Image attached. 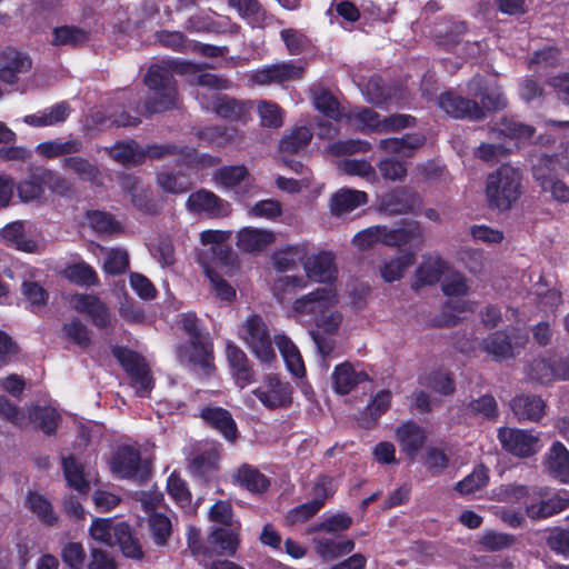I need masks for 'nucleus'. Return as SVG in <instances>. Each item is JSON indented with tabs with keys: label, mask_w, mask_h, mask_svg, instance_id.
<instances>
[{
	"label": "nucleus",
	"mask_w": 569,
	"mask_h": 569,
	"mask_svg": "<svg viewBox=\"0 0 569 569\" xmlns=\"http://www.w3.org/2000/svg\"><path fill=\"white\" fill-rule=\"evenodd\" d=\"M521 172L508 164L500 166L487 177L486 196L489 207L506 211L521 196Z\"/></svg>",
	"instance_id": "obj_1"
},
{
	"label": "nucleus",
	"mask_w": 569,
	"mask_h": 569,
	"mask_svg": "<svg viewBox=\"0 0 569 569\" xmlns=\"http://www.w3.org/2000/svg\"><path fill=\"white\" fill-rule=\"evenodd\" d=\"M144 84L152 91V96L144 101L149 114L161 113L173 109L177 101V86L172 73L158 64H152L144 76Z\"/></svg>",
	"instance_id": "obj_2"
},
{
	"label": "nucleus",
	"mask_w": 569,
	"mask_h": 569,
	"mask_svg": "<svg viewBox=\"0 0 569 569\" xmlns=\"http://www.w3.org/2000/svg\"><path fill=\"white\" fill-rule=\"evenodd\" d=\"M181 362L201 378H211L217 370L214 365V348L210 336L188 340L177 349Z\"/></svg>",
	"instance_id": "obj_3"
},
{
	"label": "nucleus",
	"mask_w": 569,
	"mask_h": 569,
	"mask_svg": "<svg viewBox=\"0 0 569 569\" xmlns=\"http://www.w3.org/2000/svg\"><path fill=\"white\" fill-rule=\"evenodd\" d=\"M112 355L130 378L139 397H147L154 387L150 367L139 352L126 347H114Z\"/></svg>",
	"instance_id": "obj_4"
},
{
	"label": "nucleus",
	"mask_w": 569,
	"mask_h": 569,
	"mask_svg": "<svg viewBox=\"0 0 569 569\" xmlns=\"http://www.w3.org/2000/svg\"><path fill=\"white\" fill-rule=\"evenodd\" d=\"M438 282L442 293L448 298H461L469 295L470 286L467 277L441 257L429 254V286Z\"/></svg>",
	"instance_id": "obj_5"
},
{
	"label": "nucleus",
	"mask_w": 569,
	"mask_h": 569,
	"mask_svg": "<svg viewBox=\"0 0 569 569\" xmlns=\"http://www.w3.org/2000/svg\"><path fill=\"white\" fill-rule=\"evenodd\" d=\"M307 63L301 60H286L272 64H267L254 70L250 80L258 86H282L286 83L300 81L305 78Z\"/></svg>",
	"instance_id": "obj_6"
},
{
	"label": "nucleus",
	"mask_w": 569,
	"mask_h": 569,
	"mask_svg": "<svg viewBox=\"0 0 569 569\" xmlns=\"http://www.w3.org/2000/svg\"><path fill=\"white\" fill-rule=\"evenodd\" d=\"M111 472L120 479H134L140 485L146 482L151 473L148 462H143L141 453L132 446L122 445L117 448L109 461Z\"/></svg>",
	"instance_id": "obj_7"
},
{
	"label": "nucleus",
	"mask_w": 569,
	"mask_h": 569,
	"mask_svg": "<svg viewBox=\"0 0 569 569\" xmlns=\"http://www.w3.org/2000/svg\"><path fill=\"white\" fill-rule=\"evenodd\" d=\"M176 148L168 144H151L147 149L140 148L136 140L117 141L109 151V156L117 162L127 164H141L147 158L161 159L166 153H174Z\"/></svg>",
	"instance_id": "obj_8"
},
{
	"label": "nucleus",
	"mask_w": 569,
	"mask_h": 569,
	"mask_svg": "<svg viewBox=\"0 0 569 569\" xmlns=\"http://www.w3.org/2000/svg\"><path fill=\"white\" fill-rule=\"evenodd\" d=\"M243 340L261 363H271L276 359L268 327L258 315H252L246 322Z\"/></svg>",
	"instance_id": "obj_9"
},
{
	"label": "nucleus",
	"mask_w": 569,
	"mask_h": 569,
	"mask_svg": "<svg viewBox=\"0 0 569 569\" xmlns=\"http://www.w3.org/2000/svg\"><path fill=\"white\" fill-rule=\"evenodd\" d=\"M497 438L506 452L518 458H529L539 451V437L528 430L500 427Z\"/></svg>",
	"instance_id": "obj_10"
},
{
	"label": "nucleus",
	"mask_w": 569,
	"mask_h": 569,
	"mask_svg": "<svg viewBox=\"0 0 569 569\" xmlns=\"http://www.w3.org/2000/svg\"><path fill=\"white\" fill-rule=\"evenodd\" d=\"M264 387L252 390V395L270 410L288 408L292 403V386L283 382L276 375H268L264 379Z\"/></svg>",
	"instance_id": "obj_11"
},
{
	"label": "nucleus",
	"mask_w": 569,
	"mask_h": 569,
	"mask_svg": "<svg viewBox=\"0 0 569 569\" xmlns=\"http://www.w3.org/2000/svg\"><path fill=\"white\" fill-rule=\"evenodd\" d=\"M358 366L350 361L335 366L331 373V386L335 393L348 396L362 383L373 381L370 375L363 369H358Z\"/></svg>",
	"instance_id": "obj_12"
},
{
	"label": "nucleus",
	"mask_w": 569,
	"mask_h": 569,
	"mask_svg": "<svg viewBox=\"0 0 569 569\" xmlns=\"http://www.w3.org/2000/svg\"><path fill=\"white\" fill-rule=\"evenodd\" d=\"M229 372L240 389L256 382V370L246 352L233 341H227L224 349Z\"/></svg>",
	"instance_id": "obj_13"
},
{
	"label": "nucleus",
	"mask_w": 569,
	"mask_h": 569,
	"mask_svg": "<svg viewBox=\"0 0 569 569\" xmlns=\"http://www.w3.org/2000/svg\"><path fill=\"white\" fill-rule=\"evenodd\" d=\"M439 107L456 119L481 120L486 117L479 102L447 91L439 97Z\"/></svg>",
	"instance_id": "obj_14"
},
{
	"label": "nucleus",
	"mask_w": 569,
	"mask_h": 569,
	"mask_svg": "<svg viewBox=\"0 0 569 569\" xmlns=\"http://www.w3.org/2000/svg\"><path fill=\"white\" fill-rule=\"evenodd\" d=\"M467 87L469 94L480 100L483 112H496L506 108L507 99L503 93L485 77L476 74L468 81Z\"/></svg>",
	"instance_id": "obj_15"
},
{
	"label": "nucleus",
	"mask_w": 569,
	"mask_h": 569,
	"mask_svg": "<svg viewBox=\"0 0 569 569\" xmlns=\"http://www.w3.org/2000/svg\"><path fill=\"white\" fill-rule=\"evenodd\" d=\"M186 206L191 212H204L210 218H223L231 211L228 201L207 189H199L190 193Z\"/></svg>",
	"instance_id": "obj_16"
},
{
	"label": "nucleus",
	"mask_w": 569,
	"mask_h": 569,
	"mask_svg": "<svg viewBox=\"0 0 569 569\" xmlns=\"http://www.w3.org/2000/svg\"><path fill=\"white\" fill-rule=\"evenodd\" d=\"M252 107L251 101H242L220 93L214 94L207 106L216 116L231 122H246Z\"/></svg>",
	"instance_id": "obj_17"
},
{
	"label": "nucleus",
	"mask_w": 569,
	"mask_h": 569,
	"mask_svg": "<svg viewBox=\"0 0 569 569\" xmlns=\"http://www.w3.org/2000/svg\"><path fill=\"white\" fill-rule=\"evenodd\" d=\"M210 548V558L216 556L236 555L240 546V522L230 527H214L207 537Z\"/></svg>",
	"instance_id": "obj_18"
},
{
	"label": "nucleus",
	"mask_w": 569,
	"mask_h": 569,
	"mask_svg": "<svg viewBox=\"0 0 569 569\" xmlns=\"http://www.w3.org/2000/svg\"><path fill=\"white\" fill-rule=\"evenodd\" d=\"M120 99L126 101L121 111H114L110 114L109 119L112 124L117 127H137L141 123V117L148 113L144 103L141 102V97L132 89L122 90Z\"/></svg>",
	"instance_id": "obj_19"
},
{
	"label": "nucleus",
	"mask_w": 569,
	"mask_h": 569,
	"mask_svg": "<svg viewBox=\"0 0 569 569\" xmlns=\"http://www.w3.org/2000/svg\"><path fill=\"white\" fill-rule=\"evenodd\" d=\"M395 436L401 451L410 460L418 456L427 440L426 430L412 420L400 423L396 428Z\"/></svg>",
	"instance_id": "obj_20"
},
{
	"label": "nucleus",
	"mask_w": 569,
	"mask_h": 569,
	"mask_svg": "<svg viewBox=\"0 0 569 569\" xmlns=\"http://www.w3.org/2000/svg\"><path fill=\"white\" fill-rule=\"evenodd\" d=\"M303 268L309 279L320 283H331L337 278L335 256L321 250L303 260Z\"/></svg>",
	"instance_id": "obj_21"
},
{
	"label": "nucleus",
	"mask_w": 569,
	"mask_h": 569,
	"mask_svg": "<svg viewBox=\"0 0 569 569\" xmlns=\"http://www.w3.org/2000/svg\"><path fill=\"white\" fill-rule=\"evenodd\" d=\"M16 189L23 202L41 199L47 189V168L43 166L28 167L26 178L16 184Z\"/></svg>",
	"instance_id": "obj_22"
},
{
	"label": "nucleus",
	"mask_w": 569,
	"mask_h": 569,
	"mask_svg": "<svg viewBox=\"0 0 569 569\" xmlns=\"http://www.w3.org/2000/svg\"><path fill=\"white\" fill-rule=\"evenodd\" d=\"M333 292L329 288H317L315 291L296 299L292 309L298 316H308L311 321L331 307Z\"/></svg>",
	"instance_id": "obj_23"
},
{
	"label": "nucleus",
	"mask_w": 569,
	"mask_h": 569,
	"mask_svg": "<svg viewBox=\"0 0 569 569\" xmlns=\"http://www.w3.org/2000/svg\"><path fill=\"white\" fill-rule=\"evenodd\" d=\"M220 451L218 447L211 446L200 450L189 461V471L194 478L201 481H211L219 470Z\"/></svg>",
	"instance_id": "obj_24"
},
{
	"label": "nucleus",
	"mask_w": 569,
	"mask_h": 569,
	"mask_svg": "<svg viewBox=\"0 0 569 569\" xmlns=\"http://www.w3.org/2000/svg\"><path fill=\"white\" fill-rule=\"evenodd\" d=\"M200 417L212 429L219 431L223 438L234 442L238 438V427L232 415L222 407H204Z\"/></svg>",
	"instance_id": "obj_25"
},
{
	"label": "nucleus",
	"mask_w": 569,
	"mask_h": 569,
	"mask_svg": "<svg viewBox=\"0 0 569 569\" xmlns=\"http://www.w3.org/2000/svg\"><path fill=\"white\" fill-rule=\"evenodd\" d=\"M32 67L31 58L21 51L8 48L2 54L0 80L8 84H14L19 73L28 72Z\"/></svg>",
	"instance_id": "obj_26"
},
{
	"label": "nucleus",
	"mask_w": 569,
	"mask_h": 569,
	"mask_svg": "<svg viewBox=\"0 0 569 569\" xmlns=\"http://www.w3.org/2000/svg\"><path fill=\"white\" fill-rule=\"evenodd\" d=\"M233 485L253 495H262L270 488V479L256 467L243 463L232 475Z\"/></svg>",
	"instance_id": "obj_27"
},
{
	"label": "nucleus",
	"mask_w": 569,
	"mask_h": 569,
	"mask_svg": "<svg viewBox=\"0 0 569 569\" xmlns=\"http://www.w3.org/2000/svg\"><path fill=\"white\" fill-rule=\"evenodd\" d=\"M61 167L72 172L82 182H89L94 187L103 184V174L100 168L87 158L77 154L66 157L61 161Z\"/></svg>",
	"instance_id": "obj_28"
},
{
	"label": "nucleus",
	"mask_w": 569,
	"mask_h": 569,
	"mask_svg": "<svg viewBox=\"0 0 569 569\" xmlns=\"http://www.w3.org/2000/svg\"><path fill=\"white\" fill-rule=\"evenodd\" d=\"M545 401L533 395H518L510 400V409L519 422L539 421L545 413Z\"/></svg>",
	"instance_id": "obj_29"
},
{
	"label": "nucleus",
	"mask_w": 569,
	"mask_h": 569,
	"mask_svg": "<svg viewBox=\"0 0 569 569\" xmlns=\"http://www.w3.org/2000/svg\"><path fill=\"white\" fill-rule=\"evenodd\" d=\"M531 163L532 177L541 188L560 178L561 172L566 170L556 154L537 156Z\"/></svg>",
	"instance_id": "obj_30"
},
{
	"label": "nucleus",
	"mask_w": 569,
	"mask_h": 569,
	"mask_svg": "<svg viewBox=\"0 0 569 569\" xmlns=\"http://www.w3.org/2000/svg\"><path fill=\"white\" fill-rule=\"evenodd\" d=\"M76 309L90 317L92 323L99 329H106L111 323L109 309L98 297L80 295L76 298Z\"/></svg>",
	"instance_id": "obj_31"
},
{
	"label": "nucleus",
	"mask_w": 569,
	"mask_h": 569,
	"mask_svg": "<svg viewBox=\"0 0 569 569\" xmlns=\"http://www.w3.org/2000/svg\"><path fill=\"white\" fill-rule=\"evenodd\" d=\"M391 398V391L388 389L380 390L375 397H372L370 402L359 415V426L365 429L376 427L380 417L389 410Z\"/></svg>",
	"instance_id": "obj_32"
},
{
	"label": "nucleus",
	"mask_w": 569,
	"mask_h": 569,
	"mask_svg": "<svg viewBox=\"0 0 569 569\" xmlns=\"http://www.w3.org/2000/svg\"><path fill=\"white\" fill-rule=\"evenodd\" d=\"M421 236L420 227L417 222H406L398 228L381 226V244L387 247H403L411 244Z\"/></svg>",
	"instance_id": "obj_33"
},
{
	"label": "nucleus",
	"mask_w": 569,
	"mask_h": 569,
	"mask_svg": "<svg viewBox=\"0 0 569 569\" xmlns=\"http://www.w3.org/2000/svg\"><path fill=\"white\" fill-rule=\"evenodd\" d=\"M481 350L498 362L511 359L513 358L511 336L507 330L493 331L482 340Z\"/></svg>",
	"instance_id": "obj_34"
},
{
	"label": "nucleus",
	"mask_w": 569,
	"mask_h": 569,
	"mask_svg": "<svg viewBox=\"0 0 569 569\" xmlns=\"http://www.w3.org/2000/svg\"><path fill=\"white\" fill-rule=\"evenodd\" d=\"M83 150V143L78 138L68 140L54 139L39 143L36 152L44 159H56L59 157H70L80 153Z\"/></svg>",
	"instance_id": "obj_35"
},
{
	"label": "nucleus",
	"mask_w": 569,
	"mask_h": 569,
	"mask_svg": "<svg viewBox=\"0 0 569 569\" xmlns=\"http://www.w3.org/2000/svg\"><path fill=\"white\" fill-rule=\"evenodd\" d=\"M546 467L559 481L569 482V450L560 441H555L546 455Z\"/></svg>",
	"instance_id": "obj_36"
},
{
	"label": "nucleus",
	"mask_w": 569,
	"mask_h": 569,
	"mask_svg": "<svg viewBox=\"0 0 569 569\" xmlns=\"http://www.w3.org/2000/svg\"><path fill=\"white\" fill-rule=\"evenodd\" d=\"M368 202L365 191L341 188L330 199V210L336 216L349 213Z\"/></svg>",
	"instance_id": "obj_37"
},
{
	"label": "nucleus",
	"mask_w": 569,
	"mask_h": 569,
	"mask_svg": "<svg viewBox=\"0 0 569 569\" xmlns=\"http://www.w3.org/2000/svg\"><path fill=\"white\" fill-rule=\"evenodd\" d=\"M274 240L276 237L272 231L244 227L237 234V247L244 252L260 251Z\"/></svg>",
	"instance_id": "obj_38"
},
{
	"label": "nucleus",
	"mask_w": 569,
	"mask_h": 569,
	"mask_svg": "<svg viewBox=\"0 0 569 569\" xmlns=\"http://www.w3.org/2000/svg\"><path fill=\"white\" fill-rule=\"evenodd\" d=\"M122 187L131 196V202L139 211L150 216H156L161 211V206L150 197L149 190L139 187L137 178H127Z\"/></svg>",
	"instance_id": "obj_39"
},
{
	"label": "nucleus",
	"mask_w": 569,
	"mask_h": 569,
	"mask_svg": "<svg viewBox=\"0 0 569 569\" xmlns=\"http://www.w3.org/2000/svg\"><path fill=\"white\" fill-rule=\"evenodd\" d=\"M313 137L312 130L307 126H295L286 132L279 141V152L298 154L307 150Z\"/></svg>",
	"instance_id": "obj_40"
},
{
	"label": "nucleus",
	"mask_w": 569,
	"mask_h": 569,
	"mask_svg": "<svg viewBox=\"0 0 569 569\" xmlns=\"http://www.w3.org/2000/svg\"><path fill=\"white\" fill-rule=\"evenodd\" d=\"M113 536L126 558L142 560L144 552L139 539L133 535V530L127 522H118L113 527Z\"/></svg>",
	"instance_id": "obj_41"
},
{
	"label": "nucleus",
	"mask_w": 569,
	"mask_h": 569,
	"mask_svg": "<svg viewBox=\"0 0 569 569\" xmlns=\"http://www.w3.org/2000/svg\"><path fill=\"white\" fill-rule=\"evenodd\" d=\"M569 508V498L556 495L526 506V516L532 520H542L556 516Z\"/></svg>",
	"instance_id": "obj_42"
},
{
	"label": "nucleus",
	"mask_w": 569,
	"mask_h": 569,
	"mask_svg": "<svg viewBox=\"0 0 569 569\" xmlns=\"http://www.w3.org/2000/svg\"><path fill=\"white\" fill-rule=\"evenodd\" d=\"M463 410L467 416L490 422H496L500 416L498 402L491 393L471 399L463 406Z\"/></svg>",
	"instance_id": "obj_43"
},
{
	"label": "nucleus",
	"mask_w": 569,
	"mask_h": 569,
	"mask_svg": "<svg viewBox=\"0 0 569 569\" xmlns=\"http://www.w3.org/2000/svg\"><path fill=\"white\" fill-rule=\"evenodd\" d=\"M71 108L67 101L58 102L44 109L40 114L26 116L24 122L32 127H48L64 122L70 116Z\"/></svg>",
	"instance_id": "obj_44"
},
{
	"label": "nucleus",
	"mask_w": 569,
	"mask_h": 569,
	"mask_svg": "<svg viewBox=\"0 0 569 569\" xmlns=\"http://www.w3.org/2000/svg\"><path fill=\"white\" fill-rule=\"evenodd\" d=\"M471 310L466 300L448 299L443 302L439 315L431 322V326L439 328L455 327L462 321L461 315Z\"/></svg>",
	"instance_id": "obj_45"
},
{
	"label": "nucleus",
	"mask_w": 569,
	"mask_h": 569,
	"mask_svg": "<svg viewBox=\"0 0 569 569\" xmlns=\"http://www.w3.org/2000/svg\"><path fill=\"white\" fill-rule=\"evenodd\" d=\"M355 541L349 538H318L315 539V549L323 560H333L350 553L355 549Z\"/></svg>",
	"instance_id": "obj_46"
},
{
	"label": "nucleus",
	"mask_w": 569,
	"mask_h": 569,
	"mask_svg": "<svg viewBox=\"0 0 569 569\" xmlns=\"http://www.w3.org/2000/svg\"><path fill=\"white\" fill-rule=\"evenodd\" d=\"M61 467L67 485L80 495H87L90 483L86 479L83 466L77 462L74 456L62 457Z\"/></svg>",
	"instance_id": "obj_47"
},
{
	"label": "nucleus",
	"mask_w": 569,
	"mask_h": 569,
	"mask_svg": "<svg viewBox=\"0 0 569 569\" xmlns=\"http://www.w3.org/2000/svg\"><path fill=\"white\" fill-rule=\"evenodd\" d=\"M26 507L44 526L53 527L58 523L59 518L54 512L53 506L43 495L37 491H29L26 498Z\"/></svg>",
	"instance_id": "obj_48"
},
{
	"label": "nucleus",
	"mask_w": 569,
	"mask_h": 569,
	"mask_svg": "<svg viewBox=\"0 0 569 569\" xmlns=\"http://www.w3.org/2000/svg\"><path fill=\"white\" fill-rule=\"evenodd\" d=\"M379 210L388 214H402L413 208V200L405 189H395L379 199Z\"/></svg>",
	"instance_id": "obj_49"
},
{
	"label": "nucleus",
	"mask_w": 569,
	"mask_h": 569,
	"mask_svg": "<svg viewBox=\"0 0 569 569\" xmlns=\"http://www.w3.org/2000/svg\"><path fill=\"white\" fill-rule=\"evenodd\" d=\"M276 343L288 370L297 378L306 376V367L297 346L287 336H277Z\"/></svg>",
	"instance_id": "obj_50"
},
{
	"label": "nucleus",
	"mask_w": 569,
	"mask_h": 569,
	"mask_svg": "<svg viewBox=\"0 0 569 569\" xmlns=\"http://www.w3.org/2000/svg\"><path fill=\"white\" fill-rule=\"evenodd\" d=\"M425 137L417 133H407L401 138H387L379 141V148L389 153L412 156V151L425 144Z\"/></svg>",
	"instance_id": "obj_51"
},
{
	"label": "nucleus",
	"mask_w": 569,
	"mask_h": 569,
	"mask_svg": "<svg viewBox=\"0 0 569 569\" xmlns=\"http://www.w3.org/2000/svg\"><path fill=\"white\" fill-rule=\"evenodd\" d=\"M416 260V252L406 251L402 254L382 263L379 268L380 276L388 283L398 281L403 277V272L415 264Z\"/></svg>",
	"instance_id": "obj_52"
},
{
	"label": "nucleus",
	"mask_w": 569,
	"mask_h": 569,
	"mask_svg": "<svg viewBox=\"0 0 569 569\" xmlns=\"http://www.w3.org/2000/svg\"><path fill=\"white\" fill-rule=\"evenodd\" d=\"M171 146L176 148V152L166 153V156H179V162L188 168L201 169L214 167L220 163V158L208 153H200L194 148Z\"/></svg>",
	"instance_id": "obj_53"
},
{
	"label": "nucleus",
	"mask_w": 569,
	"mask_h": 569,
	"mask_svg": "<svg viewBox=\"0 0 569 569\" xmlns=\"http://www.w3.org/2000/svg\"><path fill=\"white\" fill-rule=\"evenodd\" d=\"M89 40V33L77 26H61L52 30L51 44L54 47H79Z\"/></svg>",
	"instance_id": "obj_54"
},
{
	"label": "nucleus",
	"mask_w": 569,
	"mask_h": 569,
	"mask_svg": "<svg viewBox=\"0 0 569 569\" xmlns=\"http://www.w3.org/2000/svg\"><path fill=\"white\" fill-rule=\"evenodd\" d=\"M30 419L47 436L56 433L61 421L60 413L52 407L36 406L30 411Z\"/></svg>",
	"instance_id": "obj_55"
},
{
	"label": "nucleus",
	"mask_w": 569,
	"mask_h": 569,
	"mask_svg": "<svg viewBox=\"0 0 569 569\" xmlns=\"http://www.w3.org/2000/svg\"><path fill=\"white\" fill-rule=\"evenodd\" d=\"M148 528L156 546H167L172 535V523L168 516L162 512L151 513L148 519Z\"/></svg>",
	"instance_id": "obj_56"
},
{
	"label": "nucleus",
	"mask_w": 569,
	"mask_h": 569,
	"mask_svg": "<svg viewBox=\"0 0 569 569\" xmlns=\"http://www.w3.org/2000/svg\"><path fill=\"white\" fill-rule=\"evenodd\" d=\"M305 258V249L299 246H287L273 252L272 263L277 271L286 272L293 269L297 263L303 261Z\"/></svg>",
	"instance_id": "obj_57"
},
{
	"label": "nucleus",
	"mask_w": 569,
	"mask_h": 569,
	"mask_svg": "<svg viewBox=\"0 0 569 569\" xmlns=\"http://www.w3.org/2000/svg\"><path fill=\"white\" fill-rule=\"evenodd\" d=\"M157 183L163 191L172 194L186 193L192 189L190 177L182 172H159Z\"/></svg>",
	"instance_id": "obj_58"
},
{
	"label": "nucleus",
	"mask_w": 569,
	"mask_h": 569,
	"mask_svg": "<svg viewBox=\"0 0 569 569\" xmlns=\"http://www.w3.org/2000/svg\"><path fill=\"white\" fill-rule=\"evenodd\" d=\"M2 238L13 244L16 249L23 252H32L37 247L36 242L27 239L24 227L21 221H14L7 224L1 231Z\"/></svg>",
	"instance_id": "obj_59"
},
{
	"label": "nucleus",
	"mask_w": 569,
	"mask_h": 569,
	"mask_svg": "<svg viewBox=\"0 0 569 569\" xmlns=\"http://www.w3.org/2000/svg\"><path fill=\"white\" fill-rule=\"evenodd\" d=\"M488 481L489 469L485 465H479L456 485V490L462 495H470L485 488Z\"/></svg>",
	"instance_id": "obj_60"
},
{
	"label": "nucleus",
	"mask_w": 569,
	"mask_h": 569,
	"mask_svg": "<svg viewBox=\"0 0 569 569\" xmlns=\"http://www.w3.org/2000/svg\"><path fill=\"white\" fill-rule=\"evenodd\" d=\"M499 126L503 136L518 141H528L536 132L535 127L518 121L513 117H502Z\"/></svg>",
	"instance_id": "obj_61"
},
{
	"label": "nucleus",
	"mask_w": 569,
	"mask_h": 569,
	"mask_svg": "<svg viewBox=\"0 0 569 569\" xmlns=\"http://www.w3.org/2000/svg\"><path fill=\"white\" fill-rule=\"evenodd\" d=\"M21 293L29 303L28 308L37 312L47 306L49 300L48 291L38 282L24 280L21 284Z\"/></svg>",
	"instance_id": "obj_62"
},
{
	"label": "nucleus",
	"mask_w": 569,
	"mask_h": 569,
	"mask_svg": "<svg viewBox=\"0 0 569 569\" xmlns=\"http://www.w3.org/2000/svg\"><path fill=\"white\" fill-rule=\"evenodd\" d=\"M87 221L98 233L113 234L121 229L120 223L110 213L99 210L88 211Z\"/></svg>",
	"instance_id": "obj_63"
},
{
	"label": "nucleus",
	"mask_w": 569,
	"mask_h": 569,
	"mask_svg": "<svg viewBox=\"0 0 569 569\" xmlns=\"http://www.w3.org/2000/svg\"><path fill=\"white\" fill-rule=\"evenodd\" d=\"M315 108L329 119L339 121L342 117L340 103L328 90L322 89L315 94Z\"/></svg>",
	"instance_id": "obj_64"
}]
</instances>
